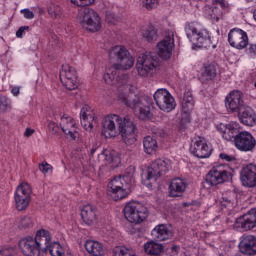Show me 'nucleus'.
<instances>
[{"instance_id": "nucleus-1", "label": "nucleus", "mask_w": 256, "mask_h": 256, "mask_svg": "<svg viewBox=\"0 0 256 256\" xmlns=\"http://www.w3.org/2000/svg\"><path fill=\"white\" fill-rule=\"evenodd\" d=\"M109 57L116 64L106 69L104 74V81L108 85H115L118 81L117 87L119 90L118 98L126 107L132 109L139 119L145 121L151 117V100L147 96L137 93V86L128 75L119 77L117 71H127L135 65V59L132 58L129 50L124 46H114L109 51Z\"/></svg>"}, {"instance_id": "nucleus-2", "label": "nucleus", "mask_w": 256, "mask_h": 256, "mask_svg": "<svg viewBox=\"0 0 256 256\" xmlns=\"http://www.w3.org/2000/svg\"><path fill=\"white\" fill-rule=\"evenodd\" d=\"M121 135L125 145H134L137 141V126L129 116L121 118L116 114H108L102 120V135L105 139H113Z\"/></svg>"}, {"instance_id": "nucleus-3", "label": "nucleus", "mask_w": 256, "mask_h": 256, "mask_svg": "<svg viewBox=\"0 0 256 256\" xmlns=\"http://www.w3.org/2000/svg\"><path fill=\"white\" fill-rule=\"evenodd\" d=\"M49 240V231L41 229L36 232L35 238L32 236L22 238L19 241V248L23 255L41 256V253L47 250L43 245H47Z\"/></svg>"}, {"instance_id": "nucleus-4", "label": "nucleus", "mask_w": 256, "mask_h": 256, "mask_svg": "<svg viewBox=\"0 0 256 256\" xmlns=\"http://www.w3.org/2000/svg\"><path fill=\"white\" fill-rule=\"evenodd\" d=\"M185 33L189 41H191L195 47L202 49H209V47H212V49L217 48V44L211 41V33L209 30L201 28L195 23L186 24Z\"/></svg>"}, {"instance_id": "nucleus-5", "label": "nucleus", "mask_w": 256, "mask_h": 256, "mask_svg": "<svg viewBox=\"0 0 256 256\" xmlns=\"http://www.w3.org/2000/svg\"><path fill=\"white\" fill-rule=\"evenodd\" d=\"M171 169V160L157 159L153 161L146 170L142 172V183L146 187H153V183L157 181L159 177L165 175Z\"/></svg>"}, {"instance_id": "nucleus-6", "label": "nucleus", "mask_w": 256, "mask_h": 256, "mask_svg": "<svg viewBox=\"0 0 256 256\" xmlns=\"http://www.w3.org/2000/svg\"><path fill=\"white\" fill-rule=\"evenodd\" d=\"M77 20L81 27L90 33H97L101 30V17L95 10L85 7L79 10Z\"/></svg>"}, {"instance_id": "nucleus-7", "label": "nucleus", "mask_w": 256, "mask_h": 256, "mask_svg": "<svg viewBox=\"0 0 256 256\" xmlns=\"http://www.w3.org/2000/svg\"><path fill=\"white\" fill-rule=\"evenodd\" d=\"M159 67V56L155 52H145L137 58L136 69L140 77H149Z\"/></svg>"}, {"instance_id": "nucleus-8", "label": "nucleus", "mask_w": 256, "mask_h": 256, "mask_svg": "<svg viewBox=\"0 0 256 256\" xmlns=\"http://www.w3.org/2000/svg\"><path fill=\"white\" fill-rule=\"evenodd\" d=\"M233 177V172L231 167L220 164L214 166L206 175V183L211 187H215L216 185H221V183H226V181H230Z\"/></svg>"}, {"instance_id": "nucleus-9", "label": "nucleus", "mask_w": 256, "mask_h": 256, "mask_svg": "<svg viewBox=\"0 0 256 256\" xmlns=\"http://www.w3.org/2000/svg\"><path fill=\"white\" fill-rule=\"evenodd\" d=\"M148 216L149 210L139 202H129L124 207V217L129 223L139 225V223H143Z\"/></svg>"}, {"instance_id": "nucleus-10", "label": "nucleus", "mask_w": 256, "mask_h": 256, "mask_svg": "<svg viewBox=\"0 0 256 256\" xmlns=\"http://www.w3.org/2000/svg\"><path fill=\"white\" fill-rule=\"evenodd\" d=\"M130 191L131 185L127 183V180L121 177V175L114 177L108 183V195H110L114 201L125 199Z\"/></svg>"}, {"instance_id": "nucleus-11", "label": "nucleus", "mask_w": 256, "mask_h": 256, "mask_svg": "<svg viewBox=\"0 0 256 256\" xmlns=\"http://www.w3.org/2000/svg\"><path fill=\"white\" fill-rule=\"evenodd\" d=\"M154 101L159 110L164 111V113H171V111H174L175 107H177L175 98L168 92L167 89H158L154 93Z\"/></svg>"}, {"instance_id": "nucleus-12", "label": "nucleus", "mask_w": 256, "mask_h": 256, "mask_svg": "<svg viewBox=\"0 0 256 256\" xmlns=\"http://www.w3.org/2000/svg\"><path fill=\"white\" fill-rule=\"evenodd\" d=\"M31 185L26 182H22L15 191L14 199L17 211H25L29 207V201H31Z\"/></svg>"}, {"instance_id": "nucleus-13", "label": "nucleus", "mask_w": 256, "mask_h": 256, "mask_svg": "<svg viewBox=\"0 0 256 256\" xmlns=\"http://www.w3.org/2000/svg\"><path fill=\"white\" fill-rule=\"evenodd\" d=\"M158 55L161 59H171L173 55V47H175V32L167 30L164 39L157 45Z\"/></svg>"}, {"instance_id": "nucleus-14", "label": "nucleus", "mask_w": 256, "mask_h": 256, "mask_svg": "<svg viewBox=\"0 0 256 256\" xmlns=\"http://www.w3.org/2000/svg\"><path fill=\"white\" fill-rule=\"evenodd\" d=\"M228 42L234 49H245L247 45H249V36H247V32L242 29L233 28L228 34Z\"/></svg>"}, {"instance_id": "nucleus-15", "label": "nucleus", "mask_w": 256, "mask_h": 256, "mask_svg": "<svg viewBox=\"0 0 256 256\" xmlns=\"http://www.w3.org/2000/svg\"><path fill=\"white\" fill-rule=\"evenodd\" d=\"M213 149L207 144V140L203 137L195 138L193 144L190 146V153L194 155V157H198V159H207L211 157V153Z\"/></svg>"}, {"instance_id": "nucleus-16", "label": "nucleus", "mask_w": 256, "mask_h": 256, "mask_svg": "<svg viewBox=\"0 0 256 256\" xmlns=\"http://www.w3.org/2000/svg\"><path fill=\"white\" fill-rule=\"evenodd\" d=\"M240 183L243 187L253 189L256 187V164L250 163L242 166L240 170Z\"/></svg>"}, {"instance_id": "nucleus-17", "label": "nucleus", "mask_w": 256, "mask_h": 256, "mask_svg": "<svg viewBox=\"0 0 256 256\" xmlns=\"http://www.w3.org/2000/svg\"><path fill=\"white\" fill-rule=\"evenodd\" d=\"M234 145L239 151L247 153L255 149L256 140L251 133L244 131L240 132L236 139H234Z\"/></svg>"}, {"instance_id": "nucleus-18", "label": "nucleus", "mask_w": 256, "mask_h": 256, "mask_svg": "<svg viewBox=\"0 0 256 256\" xmlns=\"http://www.w3.org/2000/svg\"><path fill=\"white\" fill-rule=\"evenodd\" d=\"M80 121L83 129L91 133L93 127L97 124V116H95V110L89 105H84L80 111Z\"/></svg>"}, {"instance_id": "nucleus-19", "label": "nucleus", "mask_w": 256, "mask_h": 256, "mask_svg": "<svg viewBox=\"0 0 256 256\" xmlns=\"http://www.w3.org/2000/svg\"><path fill=\"white\" fill-rule=\"evenodd\" d=\"M234 227L239 231H251L256 227V208L236 219Z\"/></svg>"}, {"instance_id": "nucleus-20", "label": "nucleus", "mask_w": 256, "mask_h": 256, "mask_svg": "<svg viewBox=\"0 0 256 256\" xmlns=\"http://www.w3.org/2000/svg\"><path fill=\"white\" fill-rule=\"evenodd\" d=\"M225 106L230 113H235L245 107L243 102V92L233 90L225 99Z\"/></svg>"}, {"instance_id": "nucleus-21", "label": "nucleus", "mask_w": 256, "mask_h": 256, "mask_svg": "<svg viewBox=\"0 0 256 256\" xmlns=\"http://www.w3.org/2000/svg\"><path fill=\"white\" fill-rule=\"evenodd\" d=\"M60 127L68 139H72V141L77 139V122L71 116L64 114L60 120Z\"/></svg>"}, {"instance_id": "nucleus-22", "label": "nucleus", "mask_w": 256, "mask_h": 256, "mask_svg": "<svg viewBox=\"0 0 256 256\" xmlns=\"http://www.w3.org/2000/svg\"><path fill=\"white\" fill-rule=\"evenodd\" d=\"M98 160L110 169H117L121 165V157L115 152L104 150L98 155Z\"/></svg>"}, {"instance_id": "nucleus-23", "label": "nucleus", "mask_w": 256, "mask_h": 256, "mask_svg": "<svg viewBox=\"0 0 256 256\" xmlns=\"http://www.w3.org/2000/svg\"><path fill=\"white\" fill-rule=\"evenodd\" d=\"M238 112L239 120L243 125H247L248 127H254V125H256V113L254 109L249 106H244Z\"/></svg>"}, {"instance_id": "nucleus-24", "label": "nucleus", "mask_w": 256, "mask_h": 256, "mask_svg": "<svg viewBox=\"0 0 256 256\" xmlns=\"http://www.w3.org/2000/svg\"><path fill=\"white\" fill-rule=\"evenodd\" d=\"M151 236L154 241H167L173 237V232L169 230L167 225L159 224L151 231Z\"/></svg>"}, {"instance_id": "nucleus-25", "label": "nucleus", "mask_w": 256, "mask_h": 256, "mask_svg": "<svg viewBox=\"0 0 256 256\" xmlns=\"http://www.w3.org/2000/svg\"><path fill=\"white\" fill-rule=\"evenodd\" d=\"M240 251L243 255H256V238L253 235H248L243 238L239 244Z\"/></svg>"}, {"instance_id": "nucleus-26", "label": "nucleus", "mask_w": 256, "mask_h": 256, "mask_svg": "<svg viewBox=\"0 0 256 256\" xmlns=\"http://www.w3.org/2000/svg\"><path fill=\"white\" fill-rule=\"evenodd\" d=\"M81 217L86 225H93L97 221V208L91 204L83 206Z\"/></svg>"}, {"instance_id": "nucleus-27", "label": "nucleus", "mask_w": 256, "mask_h": 256, "mask_svg": "<svg viewBox=\"0 0 256 256\" xmlns=\"http://www.w3.org/2000/svg\"><path fill=\"white\" fill-rule=\"evenodd\" d=\"M187 189V182L180 178H175L169 185L170 197H181Z\"/></svg>"}, {"instance_id": "nucleus-28", "label": "nucleus", "mask_w": 256, "mask_h": 256, "mask_svg": "<svg viewBox=\"0 0 256 256\" xmlns=\"http://www.w3.org/2000/svg\"><path fill=\"white\" fill-rule=\"evenodd\" d=\"M50 240L46 244H43L44 249L46 251H42V253H49L52 256H65V250L63 246L59 242H51V233L49 232Z\"/></svg>"}, {"instance_id": "nucleus-29", "label": "nucleus", "mask_w": 256, "mask_h": 256, "mask_svg": "<svg viewBox=\"0 0 256 256\" xmlns=\"http://www.w3.org/2000/svg\"><path fill=\"white\" fill-rule=\"evenodd\" d=\"M239 133V123L230 122L226 125V128L222 134L223 139L226 141H234L237 139Z\"/></svg>"}, {"instance_id": "nucleus-30", "label": "nucleus", "mask_w": 256, "mask_h": 256, "mask_svg": "<svg viewBox=\"0 0 256 256\" xmlns=\"http://www.w3.org/2000/svg\"><path fill=\"white\" fill-rule=\"evenodd\" d=\"M85 249L87 253L91 256H103L105 250L103 249V244L95 240H88L85 243Z\"/></svg>"}, {"instance_id": "nucleus-31", "label": "nucleus", "mask_w": 256, "mask_h": 256, "mask_svg": "<svg viewBox=\"0 0 256 256\" xmlns=\"http://www.w3.org/2000/svg\"><path fill=\"white\" fill-rule=\"evenodd\" d=\"M193 107H195V100H193V93L189 90H185L182 98V111L186 115L193 111Z\"/></svg>"}, {"instance_id": "nucleus-32", "label": "nucleus", "mask_w": 256, "mask_h": 256, "mask_svg": "<svg viewBox=\"0 0 256 256\" xmlns=\"http://www.w3.org/2000/svg\"><path fill=\"white\" fill-rule=\"evenodd\" d=\"M77 77V71L75 68L71 67L69 64L62 65V69L60 70V81L61 83H67L69 79H75Z\"/></svg>"}, {"instance_id": "nucleus-33", "label": "nucleus", "mask_w": 256, "mask_h": 256, "mask_svg": "<svg viewBox=\"0 0 256 256\" xmlns=\"http://www.w3.org/2000/svg\"><path fill=\"white\" fill-rule=\"evenodd\" d=\"M144 250L147 255L160 256L163 253V246L155 241H150L144 244Z\"/></svg>"}, {"instance_id": "nucleus-34", "label": "nucleus", "mask_w": 256, "mask_h": 256, "mask_svg": "<svg viewBox=\"0 0 256 256\" xmlns=\"http://www.w3.org/2000/svg\"><path fill=\"white\" fill-rule=\"evenodd\" d=\"M204 15L207 17V19L219 21V19H221V15H223V12H221V9L215 5H206L204 7Z\"/></svg>"}, {"instance_id": "nucleus-35", "label": "nucleus", "mask_w": 256, "mask_h": 256, "mask_svg": "<svg viewBox=\"0 0 256 256\" xmlns=\"http://www.w3.org/2000/svg\"><path fill=\"white\" fill-rule=\"evenodd\" d=\"M202 77L205 81H213L217 77V65L215 63L205 64L202 69Z\"/></svg>"}, {"instance_id": "nucleus-36", "label": "nucleus", "mask_w": 256, "mask_h": 256, "mask_svg": "<svg viewBox=\"0 0 256 256\" xmlns=\"http://www.w3.org/2000/svg\"><path fill=\"white\" fill-rule=\"evenodd\" d=\"M143 147L145 153L151 155L157 151V140L153 136H146L143 140Z\"/></svg>"}, {"instance_id": "nucleus-37", "label": "nucleus", "mask_w": 256, "mask_h": 256, "mask_svg": "<svg viewBox=\"0 0 256 256\" xmlns=\"http://www.w3.org/2000/svg\"><path fill=\"white\" fill-rule=\"evenodd\" d=\"M142 36L148 43H153V41H157V39H159V33L155 26H149L146 28L142 32Z\"/></svg>"}, {"instance_id": "nucleus-38", "label": "nucleus", "mask_w": 256, "mask_h": 256, "mask_svg": "<svg viewBox=\"0 0 256 256\" xmlns=\"http://www.w3.org/2000/svg\"><path fill=\"white\" fill-rule=\"evenodd\" d=\"M121 177L123 179L126 180L127 183L131 185H134L135 184V167L134 166H129L124 175H121Z\"/></svg>"}, {"instance_id": "nucleus-39", "label": "nucleus", "mask_w": 256, "mask_h": 256, "mask_svg": "<svg viewBox=\"0 0 256 256\" xmlns=\"http://www.w3.org/2000/svg\"><path fill=\"white\" fill-rule=\"evenodd\" d=\"M48 14L53 19H61V15H63V9L59 5L52 4L48 8Z\"/></svg>"}, {"instance_id": "nucleus-40", "label": "nucleus", "mask_w": 256, "mask_h": 256, "mask_svg": "<svg viewBox=\"0 0 256 256\" xmlns=\"http://www.w3.org/2000/svg\"><path fill=\"white\" fill-rule=\"evenodd\" d=\"M33 227V219L29 216H23L18 222V229L25 231V229H31Z\"/></svg>"}, {"instance_id": "nucleus-41", "label": "nucleus", "mask_w": 256, "mask_h": 256, "mask_svg": "<svg viewBox=\"0 0 256 256\" xmlns=\"http://www.w3.org/2000/svg\"><path fill=\"white\" fill-rule=\"evenodd\" d=\"M114 256H137V255H135V251L125 248L123 246H120L114 249Z\"/></svg>"}, {"instance_id": "nucleus-42", "label": "nucleus", "mask_w": 256, "mask_h": 256, "mask_svg": "<svg viewBox=\"0 0 256 256\" xmlns=\"http://www.w3.org/2000/svg\"><path fill=\"white\" fill-rule=\"evenodd\" d=\"M62 85L69 91H75V89L79 87V81L77 80V77H74V79L68 78V81L62 82Z\"/></svg>"}, {"instance_id": "nucleus-43", "label": "nucleus", "mask_w": 256, "mask_h": 256, "mask_svg": "<svg viewBox=\"0 0 256 256\" xmlns=\"http://www.w3.org/2000/svg\"><path fill=\"white\" fill-rule=\"evenodd\" d=\"M73 5L76 7H89V5H93L95 0H70Z\"/></svg>"}, {"instance_id": "nucleus-44", "label": "nucleus", "mask_w": 256, "mask_h": 256, "mask_svg": "<svg viewBox=\"0 0 256 256\" xmlns=\"http://www.w3.org/2000/svg\"><path fill=\"white\" fill-rule=\"evenodd\" d=\"M9 107V99H7L5 96H0V113H5Z\"/></svg>"}, {"instance_id": "nucleus-45", "label": "nucleus", "mask_w": 256, "mask_h": 256, "mask_svg": "<svg viewBox=\"0 0 256 256\" xmlns=\"http://www.w3.org/2000/svg\"><path fill=\"white\" fill-rule=\"evenodd\" d=\"M220 205H222V207H233V198L223 195L220 199Z\"/></svg>"}, {"instance_id": "nucleus-46", "label": "nucleus", "mask_w": 256, "mask_h": 256, "mask_svg": "<svg viewBox=\"0 0 256 256\" xmlns=\"http://www.w3.org/2000/svg\"><path fill=\"white\" fill-rule=\"evenodd\" d=\"M247 47H248L246 49L247 55H249V57L254 59V57H256V44H249L248 43Z\"/></svg>"}, {"instance_id": "nucleus-47", "label": "nucleus", "mask_w": 256, "mask_h": 256, "mask_svg": "<svg viewBox=\"0 0 256 256\" xmlns=\"http://www.w3.org/2000/svg\"><path fill=\"white\" fill-rule=\"evenodd\" d=\"M219 158L226 163H233V161H235V156H231L227 153H220Z\"/></svg>"}, {"instance_id": "nucleus-48", "label": "nucleus", "mask_w": 256, "mask_h": 256, "mask_svg": "<svg viewBox=\"0 0 256 256\" xmlns=\"http://www.w3.org/2000/svg\"><path fill=\"white\" fill-rule=\"evenodd\" d=\"M22 15H24V19H35V13L33 11L29 10V8L23 9L20 11Z\"/></svg>"}, {"instance_id": "nucleus-49", "label": "nucleus", "mask_w": 256, "mask_h": 256, "mask_svg": "<svg viewBox=\"0 0 256 256\" xmlns=\"http://www.w3.org/2000/svg\"><path fill=\"white\" fill-rule=\"evenodd\" d=\"M53 169L49 163L43 162L39 165V170L44 174L47 175Z\"/></svg>"}, {"instance_id": "nucleus-50", "label": "nucleus", "mask_w": 256, "mask_h": 256, "mask_svg": "<svg viewBox=\"0 0 256 256\" xmlns=\"http://www.w3.org/2000/svg\"><path fill=\"white\" fill-rule=\"evenodd\" d=\"M15 255V248H4L0 250V256H14Z\"/></svg>"}, {"instance_id": "nucleus-51", "label": "nucleus", "mask_w": 256, "mask_h": 256, "mask_svg": "<svg viewBox=\"0 0 256 256\" xmlns=\"http://www.w3.org/2000/svg\"><path fill=\"white\" fill-rule=\"evenodd\" d=\"M157 3V0H145L144 6L146 7V9H155V7H157Z\"/></svg>"}, {"instance_id": "nucleus-52", "label": "nucleus", "mask_w": 256, "mask_h": 256, "mask_svg": "<svg viewBox=\"0 0 256 256\" xmlns=\"http://www.w3.org/2000/svg\"><path fill=\"white\" fill-rule=\"evenodd\" d=\"M106 21L107 23H110V25H115V23H117V18H115V14L107 12Z\"/></svg>"}, {"instance_id": "nucleus-53", "label": "nucleus", "mask_w": 256, "mask_h": 256, "mask_svg": "<svg viewBox=\"0 0 256 256\" xmlns=\"http://www.w3.org/2000/svg\"><path fill=\"white\" fill-rule=\"evenodd\" d=\"M25 31H29V26H21L16 32V37L21 39V37H23V33H25Z\"/></svg>"}, {"instance_id": "nucleus-54", "label": "nucleus", "mask_w": 256, "mask_h": 256, "mask_svg": "<svg viewBox=\"0 0 256 256\" xmlns=\"http://www.w3.org/2000/svg\"><path fill=\"white\" fill-rule=\"evenodd\" d=\"M48 128L52 133H57V131H59V126H57L55 122H50Z\"/></svg>"}, {"instance_id": "nucleus-55", "label": "nucleus", "mask_w": 256, "mask_h": 256, "mask_svg": "<svg viewBox=\"0 0 256 256\" xmlns=\"http://www.w3.org/2000/svg\"><path fill=\"white\" fill-rule=\"evenodd\" d=\"M49 45H51V47H57V45H59V40L56 35L52 36V39L49 41Z\"/></svg>"}, {"instance_id": "nucleus-56", "label": "nucleus", "mask_w": 256, "mask_h": 256, "mask_svg": "<svg viewBox=\"0 0 256 256\" xmlns=\"http://www.w3.org/2000/svg\"><path fill=\"white\" fill-rule=\"evenodd\" d=\"M20 91H21V87L16 86L12 88L11 93L12 95H14V97H19Z\"/></svg>"}, {"instance_id": "nucleus-57", "label": "nucleus", "mask_w": 256, "mask_h": 256, "mask_svg": "<svg viewBox=\"0 0 256 256\" xmlns=\"http://www.w3.org/2000/svg\"><path fill=\"white\" fill-rule=\"evenodd\" d=\"M34 133H35V130L31 128H27L24 132V137H31V135H33Z\"/></svg>"}, {"instance_id": "nucleus-58", "label": "nucleus", "mask_w": 256, "mask_h": 256, "mask_svg": "<svg viewBox=\"0 0 256 256\" xmlns=\"http://www.w3.org/2000/svg\"><path fill=\"white\" fill-rule=\"evenodd\" d=\"M95 151H97V148H92L90 150V155H95Z\"/></svg>"}, {"instance_id": "nucleus-59", "label": "nucleus", "mask_w": 256, "mask_h": 256, "mask_svg": "<svg viewBox=\"0 0 256 256\" xmlns=\"http://www.w3.org/2000/svg\"><path fill=\"white\" fill-rule=\"evenodd\" d=\"M184 207H189V204H184Z\"/></svg>"}]
</instances>
